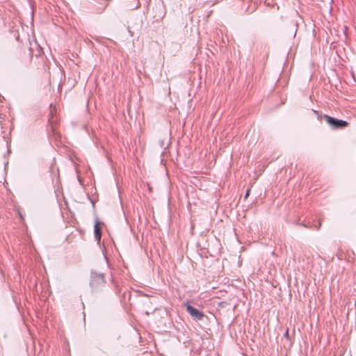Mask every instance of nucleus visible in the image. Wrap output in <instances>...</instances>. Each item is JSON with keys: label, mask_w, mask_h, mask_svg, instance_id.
<instances>
[{"label": "nucleus", "mask_w": 356, "mask_h": 356, "mask_svg": "<svg viewBox=\"0 0 356 356\" xmlns=\"http://www.w3.org/2000/svg\"><path fill=\"white\" fill-rule=\"evenodd\" d=\"M313 111L318 115V120H321L322 118L325 119L326 122L333 129H342L347 127L348 125V122L346 120L338 119L325 114L319 115L316 111Z\"/></svg>", "instance_id": "nucleus-1"}, {"label": "nucleus", "mask_w": 356, "mask_h": 356, "mask_svg": "<svg viewBox=\"0 0 356 356\" xmlns=\"http://www.w3.org/2000/svg\"><path fill=\"white\" fill-rule=\"evenodd\" d=\"M105 282L104 274L98 273L96 270L90 271V286L93 291H97L102 285Z\"/></svg>", "instance_id": "nucleus-2"}, {"label": "nucleus", "mask_w": 356, "mask_h": 356, "mask_svg": "<svg viewBox=\"0 0 356 356\" xmlns=\"http://www.w3.org/2000/svg\"><path fill=\"white\" fill-rule=\"evenodd\" d=\"M254 51L261 56L263 58H267L269 53V46L267 41L264 39H259L254 44Z\"/></svg>", "instance_id": "nucleus-3"}, {"label": "nucleus", "mask_w": 356, "mask_h": 356, "mask_svg": "<svg viewBox=\"0 0 356 356\" xmlns=\"http://www.w3.org/2000/svg\"><path fill=\"white\" fill-rule=\"evenodd\" d=\"M184 305L186 307V312L191 315L194 321H202L205 316V314L202 312L192 306L188 301L184 302Z\"/></svg>", "instance_id": "nucleus-4"}, {"label": "nucleus", "mask_w": 356, "mask_h": 356, "mask_svg": "<svg viewBox=\"0 0 356 356\" xmlns=\"http://www.w3.org/2000/svg\"><path fill=\"white\" fill-rule=\"evenodd\" d=\"M101 222L98 220V218L95 219V225H94V235L95 240L97 243L100 242L102 237V228L100 227Z\"/></svg>", "instance_id": "nucleus-5"}, {"label": "nucleus", "mask_w": 356, "mask_h": 356, "mask_svg": "<svg viewBox=\"0 0 356 356\" xmlns=\"http://www.w3.org/2000/svg\"><path fill=\"white\" fill-rule=\"evenodd\" d=\"M1 134H2V137H3V140L6 143V146H7V147H8L9 143L10 142V138L9 137L10 132L9 131L8 134H6L4 131H3L1 132ZM10 151L9 148H8V153H10Z\"/></svg>", "instance_id": "nucleus-6"}, {"label": "nucleus", "mask_w": 356, "mask_h": 356, "mask_svg": "<svg viewBox=\"0 0 356 356\" xmlns=\"http://www.w3.org/2000/svg\"><path fill=\"white\" fill-rule=\"evenodd\" d=\"M162 5L161 4H158L156 6L155 8L156 9H158L159 10H161V13H159V15H158V17L159 18H162L163 17V13L162 11Z\"/></svg>", "instance_id": "nucleus-7"}, {"label": "nucleus", "mask_w": 356, "mask_h": 356, "mask_svg": "<svg viewBox=\"0 0 356 356\" xmlns=\"http://www.w3.org/2000/svg\"><path fill=\"white\" fill-rule=\"evenodd\" d=\"M250 195V189H248L245 194V198H247Z\"/></svg>", "instance_id": "nucleus-8"}, {"label": "nucleus", "mask_w": 356, "mask_h": 356, "mask_svg": "<svg viewBox=\"0 0 356 356\" xmlns=\"http://www.w3.org/2000/svg\"><path fill=\"white\" fill-rule=\"evenodd\" d=\"M284 337L286 338H289V330H286V331L285 332Z\"/></svg>", "instance_id": "nucleus-9"}, {"label": "nucleus", "mask_w": 356, "mask_h": 356, "mask_svg": "<svg viewBox=\"0 0 356 356\" xmlns=\"http://www.w3.org/2000/svg\"><path fill=\"white\" fill-rule=\"evenodd\" d=\"M128 32L131 36H133V32L130 30L129 27L127 28Z\"/></svg>", "instance_id": "nucleus-10"}, {"label": "nucleus", "mask_w": 356, "mask_h": 356, "mask_svg": "<svg viewBox=\"0 0 356 356\" xmlns=\"http://www.w3.org/2000/svg\"><path fill=\"white\" fill-rule=\"evenodd\" d=\"M321 227V223L318 224V225L317 226L316 229H318Z\"/></svg>", "instance_id": "nucleus-11"}, {"label": "nucleus", "mask_w": 356, "mask_h": 356, "mask_svg": "<svg viewBox=\"0 0 356 356\" xmlns=\"http://www.w3.org/2000/svg\"><path fill=\"white\" fill-rule=\"evenodd\" d=\"M107 6H108V3H106L105 4V6H104V8H105L106 7H107Z\"/></svg>", "instance_id": "nucleus-12"}, {"label": "nucleus", "mask_w": 356, "mask_h": 356, "mask_svg": "<svg viewBox=\"0 0 356 356\" xmlns=\"http://www.w3.org/2000/svg\"><path fill=\"white\" fill-rule=\"evenodd\" d=\"M19 216H20L21 218L23 219L22 215L21 213H19Z\"/></svg>", "instance_id": "nucleus-13"}]
</instances>
